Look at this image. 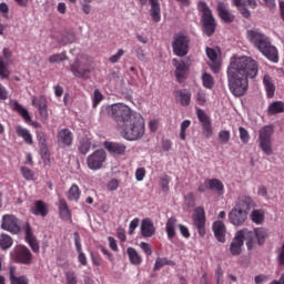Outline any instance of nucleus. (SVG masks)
<instances>
[{"instance_id":"864d4df0","label":"nucleus","mask_w":284,"mask_h":284,"mask_svg":"<svg viewBox=\"0 0 284 284\" xmlns=\"http://www.w3.org/2000/svg\"><path fill=\"white\" fill-rule=\"evenodd\" d=\"M101 101H103V94L101 93V91H99V89H97L93 92V108H97L99 105V103H101Z\"/></svg>"},{"instance_id":"6ab92c4d","label":"nucleus","mask_w":284,"mask_h":284,"mask_svg":"<svg viewBox=\"0 0 284 284\" xmlns=\"http://www.w3.org/2000/svg\"><path fill=\"white\" fill-rule=\"evenodd\" d=\"M140 234L142 239H152L156 234V226H154V222L150 217L142 220Z\"/></svg>"},{"instance_id":"f8f14e48","label":"nucleus","mask_w":284,"mask_h":284,"mask_svg":"<svg viewBox=\"0 0 284 284\" xmlns=\"http://www.w3.org/2000/svg\"><path fill=\"white\" fill-rule=\"evenodd\" d=\"M105 161H108V153H105V150H95L87 158V165L89 170L97 171L103 169Z\"/></svg>"},{"instance_id":"c85d7f7f","label":"nucleus","mask_w":284,"mask_h":284,"mask_svg":"<svg viewBox=\"0 0 284 284\" xmlns=\"http://www.w3.org/2000/svg\"><path fill=\"white\" fill-rule=\"evenodd\" d=\"M207 185L210 190L216 193L217 196H223L225 194V185L219 179H207Z\"/></svg>"},{"instance_id":"bf43d9fd","label":"nucleus","mask_w":284,"mask_h":284,"mask_svg":"<svg viewBox=\"0 0 284 284\" xmlns=\"http://www.w3.org/2000/svg\"><path fill=\"white\" fill-rule=\"evenodd\" d=\"M140 247L146 256H152V246H150L148 243L141 242Z\"/></svg>"},{"instance_id":"4468645a","label":"nucleus","mask_w":284,"mask_h":284,"mask_svg":"<svg viewBox=\"0 0 284 284\" xmlns=\"http://www.w3.org/2000/svg\"><path fill=\"white\" fill-rule=\"evenodd\" d=\"M205 209L197 206L193 212V225L197 230L199 236H205Z\"/></svg>"},{"instance_id":"423d86ee","label":"nucleus","mask_w":284,"mask_h":284,"mask_svg":"<svg viewBox=\"0 0 284 284\" xmlns=\"http://www.w3.org/2000/svg\"><path fill=\"white\" fill-rule=\"evenodd\" d=\"M197 11L201 12L202 30L206 37H212L216 32V19L212 14V9L205 1L197 3Z\"/></svg>"},{"instance_id":"f704fd0d","label":"nucleus","mask_w":284,"mask_h":284,"mask_svg":"<svg viewBox=\"0 0 284 284\" xmlns=\"http://www.w3.org/2000/svg\"><path fill=\"white\" fill-rule=\"evenodd\" d=\"M126 254L131 265H141V263H143V258L141 255H139V252H136L134 247L126 248Z\"/></svg>"},{"instance_id":"13d9d810","label":"nucleus","mask_w":284,"mask_h":284,"mask_svg":"<svg viewBox=\"0 0 284 284\" xmlns=\"http://www.w3.org/2000/svg\"><path fill=\"white\" fill-rule=\"evenodd\" d=\"M73 236L77 252H83V248L81 246V235H79V232H75Z\"/></svg>"},{"instance_id":"6e6d98bb","label":"nucleus","mask_w":284,"mask_h":284,"mask_svg":"<svg viewBox=\"0 0 284 284\" xmlns=\"http://www.w3.org/2000/svg\"><path fill=\"white\" fill-rule=\"evenodd\" d=\"M230 131L223 130L219 132V141L222 143H230Z\"/></svg>"},{"instance_id":"b1692460","label":"nucleus","mask_w":284,"mask_h":284,"mask_svg":"<svg viewBox=\"0 0 284 284\" xmlns=\"http://www.w3.org/2000/svg\"><path fill=\"white\" fill-rule=\"evenodd\" d=\"M49 212L48 204L43 202V200H37L31 209V214L34 216H42L43 219L48 216Z\"/></svg>"},{"instance_id":"6e6552de","label":"nucleus","mask_w":284,"mask_h":284,"mask_svg":"<svg viewBox=\"0 0 284 284\" xmlns=\"http://www.w3.org/2000/svg\"><path fill=\"white\" fill-rule=\"evenodd\" d=\"M272 134H274V126L272 125H265L260 130V148L266 156L274 154V150L272 149Z\"/></svg>"},{"instance_id":"72a5a7b5","label":"nucleus","mask_w":284,"mask_h":284,"mask_svg":"<svg viewBox=\"0 0 284 284\" xmlns=\"http://www.w3.org/2000/svg\"><path fill=\"white\" fill-rule=\"evenodd\" d=\"M68 201H73L74 203H79V199H81V189L77 184H72L71 187L67 192Z\"/></svg>"},{"instance_id":"ea45409f","label":"nucleus","mask_w":284,"mask_h":284,"mask_svg":"<svg viewBox=\"0 0 284 284\" xmlns=\"http://www.w3.org/2000/svg\"><path fill=\"white\" fill-rule=\"evenodd\" d=\"M284 112V102L275 101L268 105V114H281Z\"/></svg>"},{"instance_id":"20e7f679","label":"nucleus","mask_w":284,"mask_h":284,"mask_svg":"<svg viewBox=\"0 0 284 284\" xmlns=\"http://www.w3.org/2000/svg\"><path fill=\"white\" fill-rule=\"evenodd\" d=\"M118 130L120 136L125 139V141H141V139L145 136V119H143L141 113H138Z\"/></svg>"},{"instance_id":"5701e85b","label":"nucleus","mask_w":284,"mask_h":284,"mask_svg":"<svg viewBox=\"0 0 284 284\" xmlns=\"http://www.w3.org/2000/svg\"><path fill=\"white\" fill-rule=\"evenodd\" d=\"M175 65V77L179 83H183L185 79H187V72L190 70V67H187V63L183 61H176V59L173 60Z\"/></svg>"},{"instance_id":"2eb2a0df","label":"nucleus","mask_w":284,"mask_h":284,"mask_svg":"<svg viewBox=\"0 0 284 284\" xmlns=\"http://www.w3.org/2000/svg\"><path fill=\"white\" fill-rule=\"evenodd\" d=\"M1 230L10 232L11 234H19L21 227L19 226V219L13 214H6L2 216Z\"/></svg>"},{"instance_id":"9d476101","label":"nucleus","mask_w":284,"mask_h":284,"mask_svg":"<svg viewBox=\"0 0 284 284\" xmlns=\"http://www.w3.org/2000/svg\"><path fill=\"white\" fill-rule=\"evenodd\" d=\"M70 71L73 77L77 79H90V74H92V67H90V62H83V60L75 59L73 64H70Z\"/></svg>"},{"instance_id":"c9c22d12","label":"nucleus","mask_w":284,"mask_h":284,"mask_svg":"<svg viewBox=\"0 0 284 284\" xmlns=\"http://www.w3.org/2000/svg\"><path fill=\"white\" fill-rule=\"evenodd\" d=\"M13 244L12 236L8 235V233H0V250H10Z\"/></svg>"},{"instance_id":"1a4fd4ad","label":"nucleus","mask_w":284,"mask_h":284,"mask_svg":"<svg viewBox=\"0 0 284 284\" xmlns=\"http://www.w3.org/2000/svg\"><path fill=\"white\" fill-rule=\"evenodd\" d=\"M11 258L20 265H32L34 255H32V252L27 246L19 245L11 252Z\"/></svg>"},{"instance_id":"aec40b11","label":"nucleus","mask_w":284,"mask_h":284,"mask_svg":"<svg viewBox=\"0 0 284 284\" xmlns=\"http://www.w3.org/2000/svg\"><path fill=\"white\" fill-rule=\"evenodd\" d=\"M104 148L110 154L115 156H124L128 146L121 142H104Z\"/></svg>"},{"instance_id":"f257e3e1","label":"nucleus","mask_w":284,"mask_h":284,"mask_svg":"<svg viewBox=\"0 0 284 284\" xmlns=\"http://www.w3.org/2000/svg\"><path fill=\"white\" fill-rule=\"evenodd\" d=\"M258 75V63L256 60L243 55L232 57L226 69L227 85L233 97H244L250 88V79Z\"/></svg>"},{"instance_id":"3c124183","label":"nucleus","mask_w":284,"mask_h":284,"mask_svg":"<svg viewBox=\"0 0 284 284\" xmlns=\"http://www.w3.org/2000/svg\"><path fill=\"white\" fill-rule=\"evenodd\" d=\"M239 132L242 143H250V132L243 126L239 128Z\"/></svg>"},{"instance_id":"49530a36","label":"nucleus","mask_w":284,"mask_h":284,"mask_svg":"<svg viewBox=\"0 0 284 284\" xmlns=\"http://www.w3.org/2000/svg\"><path fill=\"white\" fill-rule=\"evenodd\" d=\"M90 148H92V143L90 142V140H82V141H80L79 152L81 154L89 153L90 152Z\"/></svg>"},{"instance_id":"39448f33","label":"nucleus","mask_w":284,"mask_h":284,"mask_svg":"<svg viewBox=\"0 0 284 284\" xmlns=\"http://www.w3.org/2000/svg\"><path fill=\"white\" fill-rule=\"evenodd\" d=\"M110 114L113 121L118 125V130L125 125L132 116L139 114L136 111H133L129 105L123 103H115L110 106Z\"/></svg>"},{"instance_id":"4be33fe9","label":"nucleus","mask_w":284,"mask_h":284,"mask_svg":"<svg viewBox=\"0 0 284 284\" xmlns=\"http://www.w3.org/2000/svg\"><path fill=\"white\" fill-rule=\"evenodd\" d=\"M212 231L219 243H225V236L227 234V227L223 221H215L212 225Z\"/></svg>"},{"instance_id":"ddd939ff","label":"nucleus","mask_w":284,"mask_h":284,"mask_svg":"<svg viewBox=\"0 0 284 284\" xmlns=\"http://www.w3.org/2000/svg\"><path fill=\"white\" fill-rule=\"evenodd\" d=\"M31 104L38 109L40 121H42V123H48V98H45V95H32Z\"/></svg>"},{"instance_id":"f03ea898","label":"nucleus","mask_w":284,"mask_h":284,"mask_svg":"<svg viewBox=\"0 0 284 284\" xmlns=\"http://www.w3.org/2000/svg\"><path fill=\"white\" fill-rule=\"evenodd\" d=\"M246 37L254 48H257V50L266 57L268 61L278 63V50L276 47L272 45L267 36L255 30H248L246 31Z\"/></svg>"},{"instance_id":"393cba45","label":"nucleus","mask_w":284,"mask_h":284,"mask_svg":"<svg viewBox=\"0 0 284 284\" xmlns=\"http://www.w3.org/2000/svg\"><path fill=\"white\" fill-rule=\"evenodd\" d=\"M175 94V100L178 101V103H180V105H182L183 108H187V105H190L191 101H192V93L187 90H178L174 92Z\"/></svg>"},{"instance_id":"5fc2aeb1","label":"nucleus","mask_w":284,"mask_h":284,"mask_svg":"<svg viewBox=\"0 0 284 284\" xmlns=\"http://www.w3.org/2000/svg\"><path fill=\"white\" fill-rule=\"evenodd\" d=\"M125 54L123 49H119L118 52L109 58L110 63H119L121 61V57Z\"/></svg>"},{"instance_id":"0eeeda50","label":"nucleus","mask_w":284,"mask_h":284,"mask_svg":"<svg viewBox=\"0 0 284 284\" xmlns=\"http://www.w3.org/2000/svg\"><path fill=\"white\" fill-rule=\"evenodd\" d=\"M244 235L246 236V247L247 250H253L255 245H265V241L270 234L267 229L256 227L253 231L248 229H242Z\"/></svg>"},{"instance_id":"a19ab883","label":"nucleus","mask_w":284,"mask_h":284,"mask_svg":"<svg viewBox=\"0 0 284 284\" xmlns=\"http://www.w3.org/2000/svg\"><path fill=\"white\" fill-rule=\"evenodd\" d=\"M190 125H192V121H190V120H184L180 124L179 138L181 139V141L187 140V130L190 129Z\"/></svg>"},{"instance_id":"4c0bfd02","label":"nucleus","mask_w":284,"mask_h":284,"mask_svg":"<svg viewBox=\"0 0 284 284\" xmlns=\"http://www.w3.org/2000/svg\"><path fill=\"white\" fill-rule=\"evenodd\" d=\"M251 221L256 225L263 224L265 221V212H263V210H253L251 212Z\"/></svg>"},{"instance_id":"dca6fc26","label":"nucleus","mask_w":284,"mask_h":284,"mask_svg":"<svg viewBox=\"0 0 284 284\" xmlns=\"http://www.w3.org/2000/svg\"><path fill=\"white\" fill-rule=\"evenodd\" d=\"M57 143L62 150L72 148V143H74V133L68 128L59 130L57 134Z\"/></svg>"},{"instance_id":"2f4dec72","label":"nucleus","mask_w":284,"mask_h":284,"mask_svg":"<svg viewBox=\"0 0 284 284\" xmlns=\"http://www.w3.org/2000/svg\"><path fill=\"white\" fill-rule=\"evenodd\" d=\"M12 110H14V112H18V114L20 116H22V119L26 121V123H30V121H32V116H30V112L23 108V105H21L20 103H18L17 101H14L11 104Z\"/></svg>"},{"instance_id":"7c9ffc66","label":"nucleus","mask_w":284,"mask_h":284,"mask_svg":"<svg viewBox=\"0 0 284 284\" xmlns=\"http://www.w3.org/2000/svg\"><path fill=\"white\" fill-rule=\"evenodd\" d=\"M263 85L265 88L267 99H274V92H276V85L274 84V80L268 74L264 75Z\"/></svg>"},{"instance_id":"774afa93","label":"nucleus","mask_w":284,"mask_h":284,"mask_svg":"<svg viewBox=\"0 0 284 284\" xmlns=\"http://www.w3.org/2000/svg\"><path fill=\"white\" fill-rule=\"evenodd\" d=\"M78 261L81 265L85 266L88 265V257L85 256V253L83 251L78 252Z\"/></svg>"},{"instance_id":"603ef678","label":"nucleus","mask_w":284,"mask_h":284,"mask_svg":"<svg viewBox=\"0 0 284 284\" xmlns=\"http://www.w3.org/2000/svg\"><path fill=\"white\" fill-rule=\"evenodd\" d=\"M196 101L199 105H205L207 103V94L203 90H199L196 94Z\"/></svg>"},{"instance_id":"bb28decb","label":"nucleus","mask_w":284,"mask_h":284,"mask_svg":"<svg viewBox=\"0 0 284 284\" xmlns=\"http://www.w3.org/2000/svg\"><path fill=\"white\" fill-rule=\"evenodd\" d=\"M217 12H219L220 19H222V21H224V23L234 22V14H232L230 12V10H227V7H225V3L220 2L217 4Z\"/></svg>"},{"instance_id":"8fccbe9b","label":"nucleus","mask_w":284,"mask_h":284,"mask_svg":"<svg viewBox=\"0 0 284 284\" xmlns=\"http://www.w3.org/2000/svg\"><path fill=\"white\" fill-rule=\"evenodd\" d=\"M21 174L27 181H32V179H34V172H32L28 166L21 168Z\"/></svg>"},{"instance_id":"cd10ccee","label":"nucleus","mask_w":284,"mask_h":284,"mask_svg":"<svg viewBox=\"0 0 284 284\" xmlns=\"http://www.w3.org/2000/svg\"><path fill=\"white\" fill-rule=\"evenodd\" d=\"M149 3L151 6L150 17L154 23H159L161 21V3L159 0H149Z\"/></svg>"},{"instance_id":"c756f323","label":"nucleus","mask_w":284,"mask_h":284,"mask_svg":"<svg viewBox=\"0 0 284 284\" xmlns=\"http://www.w3.org/2000/svg\"><path fill=\"white\" fill-rule=\"evenodd\" d=\"M16 134L20 139H23V141H24V143H27V145H32V143H34V140H32V133H30V130H28L19 124L16 125Z\"/></svg>"},{"instance_id":"de8ad7c7","label":"nucleus","mask_w":284,"mask_h":284,"mask_svg":"<svg viewBox=\"0 0 284 284\" xmlns=\"http://www.w3.org/2000/svg\"><path fill=\"white\" fill-rule=\"evenodd\" d=\"M234 6L236 8H241V6H248L250 8H256V0H233Z\"/></svg>"},{"instance_id":"680f3d73","label":"nucleus","mask_w":284,"mask_h":284,"mask_svg":"<svg viewBox=\"0 0 284 284\" xmlns=\"http://www.w3.org/2000/svg\"><path fill=\"white\" fill-rule=\"evenodd\" d=\"M91 2L92 0H84V3H82V12H84V14H90L92 12V6H90Z\"/></svg>"},{"instance_id":"412c9836","label":"nucleus","mask_w":284,"mask_h":284,"mask_svg":"<svg viewBox=\"0 0 284 284\" xmlns=\"http://www.w3.org/2000/svg\"><path fill=\"white\" fill-rule=\"evenodd\" d=\"M24 233H26V241L30 245L32 252L36 254H39L41 246L39 245V241L37 240V236H34V233H32V226L27 224L24 226Z\"/></svg>"},{"instance_id":"4d7b16f0","label":"nucleus","mask_w":284,"mask_h":284,"mask_svg":"<svg viewBox=\"0 0 284 284\" xmlns=\"http://www.w3.org/2000/svg\"><path fill=\"white\" fill-rule=\"evenodd\" d=\"M65 281H67V284L79 283V281L77 280V274H74V272H72V271H69L65 273Z\"/></svg>"},{"instance_id":"79ce46f5","label":"nucleus","mask_w":284,"mask_h":284,"mask_svg":"<svg viewBox=\"0 0 284 284\" xmlns=\"http://www.w3.org/2000/svg\"><path fill=\"white\" fill-rule=\"evenodd\" d=\"M9 63L6 62L3 57H0V79H10Z\"/></svg>"},{"instance_id":"9b49d317","label":"nucleus","mask_w":284,"mask_h":284,"mask_svg":"<svg viewBox=\"0 0 284 284\" xmlns=\"http://www.w3.org/2000/svg\"><path fill=\"white\" fill-rule=\"evenodd\" d=\"M172 48L175 57H185L190 52V38L185 34H176Z\"/></svg>"},{"instance_id":"a211bd4d","label":"nucleus","mask_w":284,"mask_h":284,"mask_svg":"<svg viewBox=\"0 0 284 284\" xmlns=\"http://www.w3.org/2000/svg\"><path fill=\"white\" fill-rule=\"evenodd\" d=\"M196 115L200 123H202V130H203L204 136L206 139H211L213 131H212V122L210 121V118L207 116L205 111L202 109L196 110Z\"/></svg>"},{"instance_id":"09e8293b","label":"nucleus","mask_w":284,"mask_h":284,"mask_svg":"<svg viewBox=\"0 0 284 284\" xmlns=\"http://www.w3.org/2000/svg\"><path fill=\"white\" fill-rule=\"evenodd\" d=\"M37 140L39 142L40 148H48V140L45 139V132L43 131H37Z\"/></svg>"},{"instance_id":"338daca9","label":"nucleus","mask_w":284,"mask_h":284,"mask_svg":"<svg viewBox=\"0 0 284 284\" xmlns=\"http://www.w3.org/2000/svg\"><path fill=\"white\" fill-rule=\"evenodd\" d=\"M135 179H136V181H143V179H145V169L144 168H140L135 171Z\"/></svg>"},{"instance_id":"e433bc0d","label":"nucleus","mask_w":284,"mask_h":284,"mask_svg":"<svg viewBox=\"0 0 284 284\" xmlns=\"http://www.w3.org/2000/svg\"><path fill=\"white\" fill-rule=\"evenodd\" d=\"M206 57H209L210 61L213 63L211 70H213V72H219V63H216L219 60V53H216V50L206 48Z\"/></svg>"},{"instance_id":"0e129e2a","label":"nucleus","mask_w":284,"mask_h":284,"mask_svg":"<svg viewBox=\"0 0 284 284\" xmlns=\"http://www.w3.org/2000/svg\"><path fill=\"white\" fill-rule=\"evenodd\" d=\"M277 262L278 265H284V242L283 245L277 251Z\"/></svg>"},{"instance_id":"7ed1b4c3","label":"nucleus","mask_w":284,"mask_h":284,"mask_svg":"<svg viewBox=\"0 0 284 284\" xmlns=\"http://www.w3.org/2000/svg\"><path fill=\"white\" fill-rule=\"evenodd\" d=\"M254 206V200L250 195H240L234 207L229 212V222L235 227H241L247 221V214Z\"/></svg>"},{"instance_id":"37998d69","label":"nucleus","mask_w":284,"mask_h":284,"mask_svg":"<svg viewBox=\"0 0 284 284\" xmlns=\"http://www.w3.org/2000/svg\"><path fill=\"white\" fill-rule=\"evenodd\" d=\"M165 265H171L174 267V261L168 260V257H158L154 264V271L161 270V267H165Z\"/></svg>"},{"instance_id":"a878e982","label":"nucleus","mask_w":284,"mask_h":284,"mask_svg":"<svg viewBox=\"0 0 284 284\" xmlns=\"http://www.w3.org/2000/svg\"><path fill=\"white\" fill-rule=\"evenodd\" d=\"M10 284H30V280L26 275L17 276V267L11 266L9 268Z\"/></svg>"},{"instance_id":"e2e57ef3","label":"nucleus","mask_w":284,"mask_h":284,"mask_svg":"<svg viewBox=\"0 0 284 284\" xmlns=\"http://www.w3.org/2000/svg\"><path fill=\"white\" fill-rule=\"evenodd\" d=\"M108 190H109L110 192H114V191L119 190V180L112 179V180L108 183Z\"/></svg>"},{"instance_id":"a18cd8bd","label":"nucleus","mask_w":284,"mask_h":284,"mask_svg":"<svg viewBox=\"0 0 284 284\" xmlns=\"http://www.w3.org/2000/svg\"><path fill=\"white\" fill-rule=\"evenodd\" d=\"M63 61H68V54H65V51L54 53L49 58V63H61Z\"/></svg>"},{"instance_id":"69168bd1","label":"nucleus","mask_w":284,"mask_h":284,"mask_svg":"<svg viewBox=\"0 0 284 284\" xmlns=\"http://www.w3.org/2000/svg\"><path fill=\"white\" fill-rule=\"evenodd\" d=\"M139 227V217H135L131 221L129 225V234H134V230Z\"/></svg>"},{"instance_id":"473e14b6","label":"nucleus","mask_w":284,"mask_h":284,"mask_svg":"<svg viewBox=\"0 0 284 284\" xmlns=\"http://www.w3.org/2000/svg\"><path fill=\"white\" fill-rule=\"evenodd\" d=\"M59 214L62 221H70V219H72V213L68 207V202L65 201V199H61L59 201Z\"/></svg>"},{"instance_id":"052dcab7","label":"nucleus","mask_w":284,"mask_h":284,"mask_svg":"<svg viewBox=\"0 0 284 284\" xmlns=\"http://www.w3.org/2000/svg\"><path fill=\"white\" fill-rule=\"evenodd\" d=\"M179 230H180V234L184 239H190L191 234H190V229H187V226H185L183 224H179Z\"/></svg>"},{"instance_id":"c03bdc74","label":"nucleus","mask_w":284,"mask_h":284,"mask_svg":"<svg viewBox=\"0 0 284 284\" xmlns=\"http://www.w3.org/2000/svg\"><path fill=\"white\" fill-rule=\"evenodd\" d=\"M202 83L206 90H212L214 88V78L210 73H203Z\"/></svg>"},{"instance_id":"58836bf2","label":"nucleus","mask_w":284,"mask_h":284,"mask_svg":"<svg viewBox=\"0 0 284 284\" xmlns=\"http://www.w3.org/2000/svg\"><path fill=\"white\" fill-rule=\"evenodd\" d=\"M176 219L174 217H170L166 222V235L168 239H174L176 236Z\"/></svg>"},{"instance_id":"f3484780","label":"nucleus","mask_w":284,"mask_h":284,"mask_svg":"<svg viewBox=\"0 0 284 284\" xmlns=\"http://www.w3.org/2000/svg\"><path fill=\"white\" fill-rule=\"evenodd\" d=\"M245 241H247V237L242 229L236 232L233 241L231 242L230 252L232 256H239L241 252H243V245Z\"/></svg>"}]
</instances>
